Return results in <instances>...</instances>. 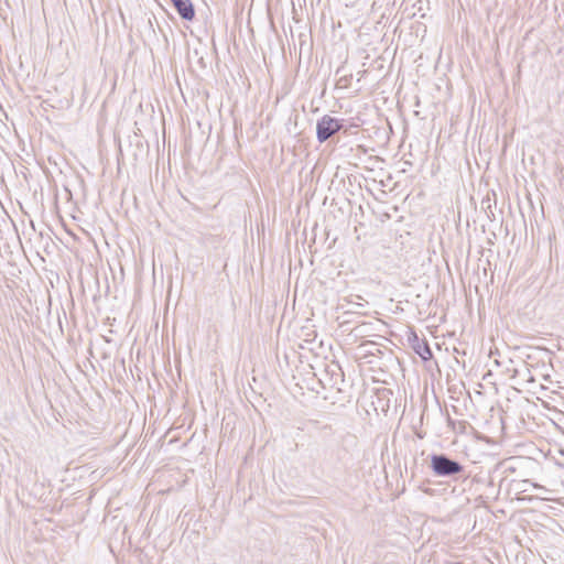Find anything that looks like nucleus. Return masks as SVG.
<instances>
[{
	"mask_svg": "<svg viewBox=\"0 0 564 564\" xmlns=\"http://www.w3.org/2000/svg\"><path fill=\"white\" fill-rule=\"evenodd\" d=\"M341 128V124L339 120L330 117V116H324L322 117L316 126V132H317V139L319 142H324L327 139H329L333 134H335L339 129Z\"/></svg>",
	"mask_w": 564,
	"mask_h": 564,
	"instance_id": "f03ea898",
	"label": "nucleus"
},
{
	"mask_svg": "<svg viewBox=\"0 0 564 564\" xmlns=\"http://www.w3.org/2000/svg\"><path fill=\"white\" fill-rule=\"evenodd\" d=\"M416 351L424 360H427L432 357V350L429 347L427 343H424L422 349L421 347H419Z\"/></svg>",
	"mask_w": 564,
	"mask_h": 564,
	"instance_id": "20e7f679",
	"label": "nucleus"
},
{
	"mask_svg": "<svg viewBox=\"0 0 564 564\" xmlns=\"http://www.w3.org/2000/svg\"><path fill=\"white\" fill-rule=\"evenodd\" d=\"M431 469L437 477H455L464 471V466L445 454H433Z\"/></svg>",
	"mask_w": 564,
	"mask_h": 564,
	"instance_id": "f257e3e1",
	"label": "nucleus"
},
{
	"mask_svg": "<svg viewBox=\"0 0 564 564\" xmlns=\"http://www.w3.org/2000/svg\"><path fill=\"white\" fill-rule=\"evenodd\" d=\"M180 15L185 20H192L195 15L191 0H172Z\"/></svg>",
	"mask_w": 564,
	"mask_h": 564,
	"instance_id": "7ed1b4c3",
	"label": "nucleus"
}]
</instances>
